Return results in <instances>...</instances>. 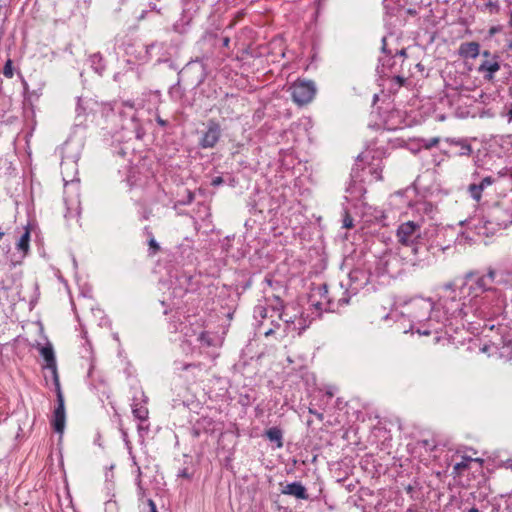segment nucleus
<instances>
[{"mask_svg":"<svg viewBox=\"0 0 512 512\" xmlns=\"http://www.w3.org/2000/svg\"><path fill=\"white\" fill-rule=\"evenodd\" d=\"M421 223L407 221L400 224L396 231L397 241L404 246L412 247L413 252L417 253V243L421 239Z\"/></svg>","mask_w":512,"mask_h":512,"instance_id":"1","label":"nucleus"},{"mask_svg":"<svg viewBox=\"0 0 512 512\" xmlns=\"http://www.w3.org/2000/svg\"><path fill=\"white\" fill-rule=\"evenodd\" d=\"M291 96L298 105L309 103L315 96L316 88L313 82L299 80L291 87Z\"/></svg>","mask_w":512,"mask_h":512,"instance_id":"2","label":"nucleus"},{"mask_svg":"<svg viewBox=\"0 0 512 512\" xmlns=\"http://www.w3.org/2000/svg\"><path fill=\"white\" fill-rule=\"evenodd\" d=\"M221 136V128L220 125L214 121H210L208 124V129L200 140V145L202 148H213Z\"/></svg>","mask_w":512,"mask_h":512,"instance_id":"3","label":"nucleus"},{"mask_svg":"<svg viewBox=\"0 0 512 512\" xmlns=\"http://www.w3.org/2000/svg\"><path fill=\"white\" fill-rule=\"evenodd\" d=\"M501 65L499 58L497 59H483L478 67V72L483 75V78L489 82L494 80L495 74L500 70Z\"/></svg>","mask_w":512,"mask_h":512,"instance_id":"4","label":"nucleus"},{"mask_svg":"<svg viewBox=\"0 0 512 512\" xmlns=\"http://www.w3.org/2000/svg\"><path fill=\"white\" fill-rule=\"evenodd\" d=\"M52 424L56 432L63 433L65 428V409L61 393L58 394V407L54 411Z\"/></svg>","mask_w":512,"mask_h":512,"instance_id":"5","label":"nucleus"},{"mask_svg":"<svg viewBox=\"0 0 512 512\" xmlns=\"http://www.w3.org/2000/svg\"><path fill=\"white\" fill-rule=\"evenodd\" d=\"M494 181H495L494 178H492L491 176H487V177L483 178L479 184H475V183L470 184L468 186V193L470 194L471 198L474 201L479 203L482 198L483 191L487 187L491 186L494 183Z\"/></svg>","mask_w":512,"mask_h":512,"instance_id":"6","label":"nucleus"},{"mask_svg":"<svg viewBox=\"0 0 512 512\" xmlns=\"http://www.w3.org/2000/svg\"><path fill=\"white\" fill-rule=\"evenodd\" d=\"M284 495L294 496L297 499H308L306 488L300 482H293L284 486L281 490Z\"/></svg>","mask_w":512,"mask_h":512,"instance_id":"7","label":"nucleus"},{"mask_svg":"<svg viewBox=\"0 0 512 512\" xmlns=\"http://www.w3.org/2000/svg\"><path fill=\"white\" fill-rule=\"evenodd\" d=\"M412 307L419 310L413 313V317L415 319H421L431 312L432 302L427 299H417L412 302Z\"/></svg>","mask_w":512,"mask_h":512,"instance_id":"8","label":"nucleus"},{"mask_svg":"<svg viewBox=\"0 0 512 512\" xmlns=\"http://www.w3.org/2000/svg\"><path fill=\"white\" fill-rule=\"evenodd\" d=\"M460 54L464 57L477 58L480 54V46L476 42L464 43L460 46Z\"/></svg>","mask_w":512,"mask_h":512,"instance_id":"9","label":"nucleus"},{"mask_svg":"<svg viewBox=\"0 0 512 512\" xmlns=\"http://www.w3.org/2000/svg\"><path fill=\"white\" fill-rule=\"evenodd\" d=\"M41 356L46 362V367L51 369L54 373L56 372V361L54 351L51 346H44L40 350Z\"/></svg>","mask_w":512,"mask_h":512,"instance_id":"10","label":"nucleus"},{"mask_svg":"<svg viewBox=\"0 0 512 512\" xmlns=\"http://www.w3.org/2000/svg\"><path fill=\"white\" fill-rule=\"evenodd\" d=\"M495 279V271L489 270L488 273L476 281L477 289L481 291H485L489 288V286L494 282Z\"/></svg>","mask_w":512,"mask_h":512,"instance_id":"11","label":"nucleus"},{"mask_svg":"<svg viewBox=\"0 0 512 512\" xmlns=\"http://www.w3.org/2000/svg\"><path fill=\"white\" fill-rule=\"evenodd\" d=\"M133 414L137 419L145 421L148 418V409L145 405L134 404Z\"/></svg>","mask_w":512,"mask_h":512,"instance_id":"12","label":"nucleus"},{"mask_svg":"<svg viewBox=\"0 0 512 512\" xmlns=\"http://www.w3.org/2000/svg\"><path fill=\"white\" fill-rule=\"evenodd\" d=\"M266 435L270 441L277 442L278 447H282V433L278 428H270Z\"/></svg>","mask_w":512,"mask_h":512,"instance_id":"13","label":"nucleus"},{"mask_svg":"<svg viewBox=\"0 0 512 512\" xmlns=\"http://www.w3.org/2000/svg\"><path fill=\"white\" fill-rule=\"evenodd\" d=\"M29 240H30V233L28 230L21 236L17 247L19 250L23 251L24 253H27L29 249Z\"/></svg>","mask_w":512,"mask_h":512,"instance_id":"14","label":"nucleus"},{"mask_svg":"<svg viewBox=\"0 0 512 512\" xmlns=\"http://www.w3.org/2000/svg\"><path fill=\"white\" fill-rule=\"evenodd\" d=\"M473 461L471 458H464L461 462L456 463L454 466V471L457 473H461L463 470L467 469L469 463Z\"/></svg>","mask_w":512,"mask_h":512,"instance_id":"15","label":"nucleus"},{"mask_svg":"<svg viewBox=\"0 0 512 512\" xmlns=\"http://www.w3.org/2000/svg\"><path fill=\"white\" fill-rule=\"evenodd\" d=\"M3 74L7 78H12L13 77L14 72H13V66H12V61L11 60H7L5 66L3 68Z\"/></svg>","mask_w":512,"mask_h":512,"instance_id":"16","label":"nucleus"},{"mask_svg":"<svg viewBox=\"0 0 512 512\" xmlns=\"http://www.w3.org/2000/svg\"><path fill=\"white\" fill-rule=\"evenodd\" d=\"M456 144L461 147V155H470L472 153V148L469 144L463 141H458Z\"/></svg>","mask_w":512,"mask_h":512,"instance_id":"17","label":"nucleus"},{"mask_svg":"<svg viewBox=\"0 0 512 512\" xmlns=\"http://www.w3.org/2000/svg\"><path fill=\"white\" fill-rule=\"evenodd\" d=\"M503 213H505V215L507 216L506 220H503L501 225L503 227H507L509 225H512V210H506V211H502Z\"/></svg>","mask_w":512,"mask_h":512,"instance_id":"18","label":"nucleus"},{"mask_svg":"<svg viewBox=\"0 0 512 512\" xmlns=\"http://www.w3.org/2000/svg\"><path fill=\"white\" fill-rule=\"evenodd\" d=\"M372 175L375 180H377V181L382 180V167L379 166V167L373 169Z\"/></svg>","mask_w":512,"mask_h":512,"instance_id":"19","label":"nucleus"},{"mask_svg":"<svg viewBox=\"0 0 512 512\" xmlns=\"http://www.w3.org/2000/svg\"><path fill=\"white\" fill-rule=\"evenodd\" d=\"M343 226L347 229L353 226V220L348 214L345 215V218L343 220Z\"/></svg>","mask_w":512,"mask_h":512,"instance_id":"20","label":"nucleus"},{"mask_svg":"<svg viewBox=\"0 0 512 512\" xmlns=\"http://www.w3.org/2000/svg\"><path fill=\"white\" fill-rule=\"evenodd\" d=\"M481 55H482L483 59H497V58H499L497 55L492 54L488 50L483 51Z\"/></svg>","mask_w":512,"mask_h":512,"instance_id":"21","label":"nucleus"},{"mask_svg":"<svg viewBox=\"0 0 512 512\" xmlns=\"http://www.w3.org/2000/svg\"><path fill=\"white\" fill-rule=\"evenodd\" d=\"M149 246H150L151 249H153L154 253H156L159 250V248H160L158 243L155 241L154 238H151L149 240Z\"/></svg>","mask_w":512,"mask_h":512,"instance_id":"22","label":"nucleus"},{"mask_svg":"<svg viewBox=\"0 0 512 512\" xmlns=\"http://www.w3.org/2000/svg\"><path fill=\"white\" fill-rule=\"evenodd\" d=\"M438 142H439V139H438V138H433V139H431V140H430V141L425 145V147H426L427 149H430V148H432V147L436 146V145L438 144Z\"/></svg>","mask_w":512,"mask_h":512,"instance_id":"23","label":"nucleus"},{"mask_svg":"<svg viewBox=\"0 0 512 512\" xmlns=\"http://www.w3.org/2000/svg\"><path fill=\"white\" fill-rule=\"evenodd\" d=\"M501 27L500 26H493L489 29V36H493L494 34L498 33L501 31Z\"/></svg>","mask_w":512,"mask_h":512,"instance_id":"24","label":"nucleus"},{"mask_svg":"<svg viewBox=\"0 0 512 512\" xmlns=\"http://www.w3.org/2000/svg\"><path fill=\"white\" fill-rule=\"evenodd\" d=\"M486 6H487V8L489 9V11L491 13L498 11V6L496 4H494V3L489 2Z\"/></svg>","mask_w":512,"mask_h":512,"instance_id":"25","label":"nucleus"},{"mask_svg":"<svg viewBox=\"0 0 512 512\" xmlns=\"http://www.w3.org/2000/svg\"><path fill=\"white\" fill-rule=\"evenodd\" d=\"M223 183V178L222 177H215L213 180H212V185L213 186H219Z\"/></svg>","mask_w":512,"mask_h":512,"instance_id":"26","label":"nucleus"},{"mask_svg":"<svg viewBox=\"0 0 512 512\" xmlns=\"http://www.w3.org/2000/svg\"><path fill=\"white\" fill-rule=\"evenodd\" d=\"M149 506L151 508V512H157L156 505L152 500H149Z\"/></svg>","mask_w":512,"mask_h":512,"instance_id":"27","label":"nucleus"},{"mask_svg":"<svg viewBox=\"0 0 512 512\" xmlns=\"http://www.w3.org/2000/svg\"><path fill=\"white\" fill-rule=\"evenodd\" d=\"M509 24H510V26H512V11H511V14H510V21H509Z\"/></svg>","mask_w":512,"mask_h":512,"instance_id":"28","label":"nucleus"},{"mask_svg":"<svg viewBox=\"0 0 512 512\" xmlns=\"http://www.w3.org/2000/svg\"><path fill=\"white\" fill-rule=\"evenodd\" d=\"M327 394L329 395V397L333 396V392L332 391H328Z\"/></svg>","mask_w":512,"mask_h":512,"instance_id":"29","label":"nucleus"},{"mask_svg":"<svg viewBox=\"0 0 512 512\" xmlns=\"http://www.w3.org/2000/svg\"><path fill=\"white\" fill-rule=\"evenodd\" d=\"M470 512H478V511H477V509L472 508V509H470Z\"/></svg>","mask_w":512,"mask_h":512,"instance_id":"30","label":"nucleus"},{"mask_svg":"<svg viewBox=\"0 0 512 512\" xmlns=\"http://www.w3.org/2000/svg\"><path fill=\"white\" fill-rule=\"evenodd\" d=\"M498 219H500L501 221H503V220H504V219H501V216H498ZM501 223H502V222H500V224H501Z\"/></svg>","mask_w":512,"mask_h":512,"instance_id":"31","label":"nucleus"}]
</instances>
